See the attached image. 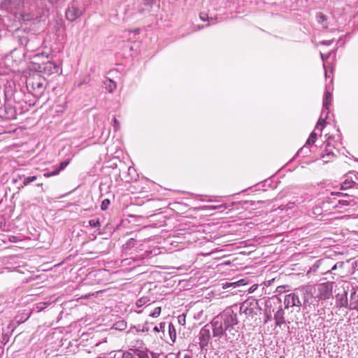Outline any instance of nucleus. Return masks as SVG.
<instances>
[{
    "label": "nucleus",
    "instance_id": "49530a36",
    "mask_svg": "<svg viewBox=\"0 0 358 358\" xmlns=\"http://www.w3.org/2000/svg\"><path fill=\"white\" fill-rule=\"evenodd\" d=\"M206 16H207V15H206V14H203V13H201V14L200 15V18H201V20H203V21H205V20H206Z\"/></svg>",
    "mask_w": 358,
    "mask_h": 358
},
{
    "label": "nucleus",
    "instance_id": "5701e85b",
    "mask_svg": "<svg viewBox=\"0 0 358 358\" xmlns=\"http://www.w3.org/2000/svg\"><path fill=\"white\" fill-rule=\"evenodd\" d=\"M317 139V134L313 131L306 141V145H311L315 143Z\"/></svg>",
    "mask_w": 358,
    "mask_h": 358
},
{
    "label": "nucleus",
    "instance_id": "a19ab883",
    "mask_svg": "<svg viewBox=\"0 0 358 358\" xmlns=\"http://www.w3.org/2000/svg\"><path fill=\"white\" fill-rule=\"evenodd\" d=\"M24 175L23 174H17L15 178H13V181L14 183L17 182L18 180L24 178Z\"/></svg>",
    "mask_w": 358,
    "mask_h": 358
},
{
    "label": "nucleus",
    "instance_id": "37998d69",
    "mask_svg": "<svg viewBox=\"0 0 358 358\" xmlns=\"http://www.w3.org/2000/svg\"><path fill=\"white\" fill-rule=\"evenodd\" d=\"M257 285H253L250 289H249V292L251 293V292H253L257 288Z\"/></svg>",
    "mask_w": 358,
    "mask_h": 358
},
{
    "label": "nucleus",
    "instance_id": "7c9ffc66",
    "mask_svg": "<svg viewBox=\"0 0 358 358\" xmlns=\"http://www.w3.org/2000/svg\"><path fill=\"white\" fill-rule=\"evenodd\" d=\"M59 173V171H57V169H55L54 171H50V172H47V173H45L43 174V176L45 178H49V177H52V176H57L58 175Z\"/></svg>",
    "mask_w": 358,
    "mask_h": 358
},
{
    "label": "nucleus",
    "instance_id": "58836bf2",
    "mask_svg": "<svg viewBox=\"0 0 358 358\" xmlns=\"http://www.w3.org/2000/svg\"><path fill=\"white\" fill-rule=\"evenodd\" d=\"M52 298L53 296L50 297L48 301L43 302V303L45 304V308H47L48 306H50L51 303L55 301V299H52Z\"/></svg>",
    "mask_w": 358,
    "mask_h": 358
},
{
    "label": "nucleus",
    "instance_id": "ddd939ff",
    "mask_svg": "<svg viewBox=\"0 0 358 358\" xmlns=\"http://www.w3.org/2000/svg\"><path fill=\"white\" fill-rule=\"evenodd\" d=\"M40 46V41L37 36L35 35L34 39L29 40L28 44L25 47L27 51L34 52L37 50Z\"/></svg>",
    "mask_w": 358,
    "mask_h": 358
},
{
    "label": "nucleus",
    "instance_id": "aec40b11",
    "mask_svg": "<svg viewBox=\"0 0 358 358\" xmlns=\"http://www.w3.org/2000/svg\"><path fill=\"white\" fill-rule=\"evenodd\" d=\"M169 332L172 341L174 342L176 338V331L174 325L171 323L169 324Z\"/></svg>",
    "mask_w": 358,
    "mask_h": 358
},
{
    "label": "nucleus",
    "instance_id": "f03ea898",
    "mask_svg": "<svg viewBox=\"0 0 358 358\" xmlns=\"http://www.w3.org/2000/svg\"><path fill=\"white\" fill-rule=\"evenodd\" d=\"M310 296V294L306 288L300 287L296 289L292 293L285 295L284 299L285 308L306 306L308 303Z\"/></svg>",
    "mask_w": 358,
    "mask_h": 358
},
{
    "label": "nucleus",
    "instance_id": "e433bc0d",
    "mask_svg": "<svg viewBox=\"0 0 358 358\" xmlns=\"http://www.w3.org/2000/svg\"><path fill=\"white\" fill-rule=\"evenodd\" d=\"M36 308L38 309V311H42L46 308L45 304L43 303V302H40L36 304Z\"/></svg>",
    "mask_w": 358,
    "mask_h": 358
},
{
    "label": "nucleus",
    "instance_id": "473e14b6",
    "mask_svg": "<svg viewBox=\"0 0 358 358\" xmlns=\"http://www.w3.org/2000/svg\"><path fill=\"white\" fill-rule=\"evenodd\" d=\"M165 325H166V323L165 322H161L159 324V327H158L157 326H155L154 328H153V330L156 332H159L160 331H164V329H165Z\"/></svg>",
    "mask_w": 358,
    "mask_h": 358
},
{
    "label": "nucleus",
    "instance_id": "c9c22d12",
    "mask_svg": "<svg viewBox=\"0 0 358 358\" xmlns=\"http://www.w3.org/2000/svg\"><path fill=\"white\" fill-rule=\"evenodd\" d=\"M343 264L344 263L343 262H337L336 264H335L332 267H331V271H335L338 268V267L339 268H343Z\"/></svg>",
    "mask_w": 358,
    "mask_h": 358
},
{
    "label": "nucleus",
    "instance_id": "79ce46f5",
    "mask_svg": "<svg viewBox=\"0 0 358 358\" xmlns=\"http://www.w3.org/2000/svg\"><path fill=\"white\" fill-rule=\"evenodd\" d=\"M252 309L248 308L247 306L245 307V308L243 310V313H245V314H250V313H252Z\"/></svg>",
    "mask_w": 358,
    "mask_h": 358
},
{
    "label": "nucleus",
    "instance_id": "72a5a7b5",
    "mask_svg": "<svg viewBox=\"0 0 358 358\" xmlns=\"http://www.w3.org/2000/svg\"><path fill=\"white\" fill-rule=\"evenodd\" d=\"M122 358H137L135 355H132V352L129 351H125L122 354Z\"/></svg>",
    "mask_w": 358,
    "mask_h": 358
},
{
    "label": "nucleus",
    "instance_id": "c03bdc74",
    "mask_svg": "<svg viewBox=\"0 0 358 358\" xmlns=\"http://www.w3.org/2000/svg\"><path fill=\"white\" fill-rule=\"evenodd\" d=\"M148 323H146L143 327V329H142V331L143 332H148L149 331V327H148Z\"/></svg>",
    "mask_w": 358,
    "mask_h": 358
},
{
    "label": "nucleus",
    "instance_id": "dca6fc26",
    "mask_svg": "<svg viewBox=\"0 0 358 358\" xmlns=\"http://www.w3.org/2000/svg\"><path fill=\"white\" fill-rule=\"evenodd\" d=\"M106 88L110 92L112 93L116 89V83L110 79H107L105 82Z\"/></svg>",
    "mask_w": 358,
    "mask_h": 358
},
{
    "label": "nucleus",
    "instance_id": "9d476101",
    "mask_svg": "<svg viewBox=\"0 0 358 358\" xmlns=\"http://www.w3.org/2000/svg\"><path fill=\"white\" fill-rule=\"evenodd\" d=\"M273 318L277 327H281L282 324L286 323L285 310L281 306H279L278 310L274 313Z\"/></svg>",
    "mask_w": 358,
    "mask_h": 358
},
{
    "label": "nucleus",
    "instance_id": "13d9d810",
    "mask_svg": "<svg viewBox=\"0 0 358 358\" xmlns=\"http://www.w3.org/2000/svg\"><path fill=\"white\" fill-rule=\"evenodd\" d=\"M325 76H326V77H327V76H329V74H327V72L325 73Z\"/></svg>",
    "mask_w": 358,
    "mask_h": 358
},
{
    "label": "nucleus",
    "instance_id": "1a4fd4ad",
    "mask_svg": "<svg viewBox=\"0 0 358 358\" xmlns=\"http://www.w3.org/2000/svg\"><path fill=\"white\" fill-rule=\"evenodd\" d=\"M319 297L321 299H328L332 296V286L329 284H322L319 287Z\"/></svg>",
    "mask_w": 358,
    "mask_h": 358
},
{
    "label": "nucleus",
    "instance_id": "e2e57ef3",
    "mask_svg": "<svg viewBox=\"0 0 358 358\" xmlns=\"http://www.w3.org/2000/svg\"><path fill=\"white\" fill-rule=\"evenodd\" d=\"M152 358H155V357H152Z\"/></svg>",
    "mask_w": 358,
    "mask_h": 358
},
{
    "label": "nucleus",
    "instance_id": "603ef678",
    "mask_svg": "<svg viewBox=\"0 0 358 358\" xmlns=\"http://www.w3.org/2000/svg\"><path fill=\"white\" fill-rule=\"evenodd\" d=\"M331 194H336V195H337V196H341V195H342V194H342V193H341V192H336V193H334V192H332Z\"/></svg>",
    "mask_w": 358,
    "mask_h": 358
},
{
    "label": "nucleus",
    "instance_id": "5fc2aeb1",
    "mask_svg": "<svg viewBox=\"0 0 358 358\" xmlns=\"http://www.w3.org/2000/svg\"><path fill=\"white\" fill-rule=\"evenodd\" d=\"M319 210H320V208H316L315 209L314 213H318V211H319Z\"/></svg>",
    "mask_w": 358,
    "mask_h": 358
},
{
    "label": "nucleus",
    "instance_id": "2eb2a0df",
    "mask_svg": "<svg viewBox=\"0 0 358 358\" xmlns=\"http://www.w3.org/2000/svg\"><path fill=\"white\" fill-rule=\"evenodd\" d=\"M332 95L329 92H327L324 94L323 99V108L326 110H329L330 102L331 101Z\"/></svg>",
    "mask_w": 358,
    "mask_h": 358
},
{
    "label": "nucleus",
    "instance_id": "9b49d317",
    "mask_svg": "<svg viewBox=\"0 0 358 358\" xmlns=\"http://www.w3.org/2000/svg\"><path fill=\"white\" fill-rule=\"evenodd\" d=\"M45 80L41 78L36 79L32 82V88L38 95H41L45 90Z\"/></svg>",
    "mask_w": 358,
    "mask_h": 358
},
{
    "label": "nucleus",
    "instance_id": "bb28decb",
    "mask_svg": "<svg viewBox=\"0 0 358 358\" xmlns=\"http://www.w3.org/2000/svg\"><path fill=\"white\" fill-rule=\"evenodd\" d=\"M136 243V241L134 238H130L127 242V243L124 245V247L126 249H129V248L134 247Z\"/></svg>",
    "mask_w": 358,
    "mask_h": 358
},
{
    "label": "nucleus",
    "instance_id": "a18cd8bd",
    "mask_svg": "<svg viewBox=\"0 0 358 358\" xmlns=\"http://www.w3.org/2000/svg\"><path fill=\"white\" fill-rule=\"evenodd\" d=\"M338 203H341L343 205H346V206L349 204L346 200H343V199L338 200Z\"/></svg>",
    "mask_w": 358,
    "mask_h": 358
},
{
    "label": "nucleus",
    "instance_id": "6e6552de",
    "mask_svg": "<svg viewBox=\"0 0 358 358\" xmlns=\"http://www.w3.org/2000/svg\"><path fill=\"white\" fill-rule=\"evenodd\" d=\"M15 38L21 45L26 47L29 40L35 38V34L33 33L29 34L24 31H22L16 34Z\"/></svg>",
    "mask_w": 358,
    "mask_h": 358
},
{
    "label": "nucleus",
    "instance_id": "09e8293b",
    "mask_svg": "<svg viewBox=\"0 0 358 358\" xmlns=\"http://www.w3.org/2000/svg\"><path fill=\"white\" fill-rule=\"evenodd\" d=\"M331 42L332 41H324L322 42V44H324V45H329L331 44Z\"/></svg>",
    "mask_w": 358,
    "mask_h": 358
},
{
    "label": "nucleus",
    "instance_id": "3c124183",
    "mask_svg": "<svg viewBox=\"0 0 358 358\" xmlns=\"http://www.w3.org/2000/svg\"><path fill=\"white\" fill-rule=\"evenodd\" d=\"M184 358H192V357L190 355H187V354H186V355L184 356Z\"/></svg>",
    "mask_w": 358,
    "mask_h": 358
},
{
    "label": "nucleus",
    "instance_id": "393cba45",
    "mask_svg": "<svg viewBox=\"0 0 358 358\" xmlns=\"http://www.w3.org/2000/svg\"><path fill=\"white\" fill-rule=\"evenodd\" d=\"M325 124H326L325 119L320 118L316 126H315V129H320V131H322V129L324 127Z\"/></svg>",
    "mask_w": 358,
    "mask_h": 358
},
{
    "label": "nucleus",
    "instance_id": "6e6d98bb",
    "mask_svg": "<svg viewBox=\"0 0 358 358\" xmlns=\"http://www.w3.org/2000/svg\"><path fill=\"white\" fill-rule=\"evenodd\" d=\"M266 319H267L266 321L271 320V315H267V318Z\"/></svg>",
    "mask_w": 358,
    "mask_h": 358
},
{
    "label": "nucleus",
    "instance_id": "7ed1b4c3",
    "mask_svg": "<svg viewBox=\"0 0 358 358\" xmlns=\"http://www.w3.org/2000/svg\"><path fill=\"white\" fill-rule=\"evenodd\" d=\"M38 71L43 73L45 76H51L52 74H58L62 71V69L59 64L54 62L48 61L38 65Z\"/></svg>",
    "mask_w": 358,
    "mask_h": 358
},
{
    "label": "nucleus",
    "instance_id": "864d4df0",
    "mask_svg": "<svg viewBox=\"0 0 358 358\" xmlns=\"http://www.w3.org/2000/svg\"><path fill=\"white\" fill-rule=\"evenodd\" d=\"M222 207V205H220L219 206H214L213 208L217 209V208H221Z\"/></svg>",
    "mask_w": 358,
    "mask_h": 358
},
{
    "label": "nucleus",
    "instance_id": "39448f33",
    "mask_svg": "<svg viewBox=\"0 0 358 358\" xmlns=\"http://www.w3.org/2000/svg\"><path fill=\"white\" fill-rule=\"evenodd\" d=\"M17 111L15 107L10 104H5L0 108V117L6 120H14L16 118Z\"/></svg>",
    "mask_w": 358,
    "mask_h": 358
},
{
    "label": "nucleus",
    "instance_id": "f8f14e48",
    "mask_svg": "<svg viewBox=\"0 0 358 358\" xmlns=\"http://www.w3.org/2000/svg\"><path fill=\"white\" fill-rule=\"evenodd\" d=\"M336 297H337V299H336V306L337 307L347 308L349 306L348 296H347V292L345 291H344L341 295L338 294Z\"/></svg>",
    "mask_w": 358,
    "mask_h": 358
},
{
    "label": "nucleus",
    "instance_id": "423d86ee",
    "mask_svg": "<svg viewBox=\"0 0 358 358\" xmlns=\"http://www.w3.org/2000/svg\"><path fill=\"white\" fill-rule=\"evenodd\" d=\"M83 14V10L76 4L69 6L66 10V17L69 21H74Z\"/></svg>",
    "mask_w": 358,
    "mask_h": 358
},
{
    "label": "nucleus",
    "instance_id": "cd10ccee",
    "mask_svg": "<svg viewBox=\"0 0 358 358\" xmlns=\"http://www.w3.org/2000/svg\"><path fill=\"white\" fill-rule=\"evenodd\" d=\"M112 125L115 131H118L120 128V122L117 120L115 117H114L113 119Z\"/></svg>",
    "mask_w": 358,
    "mask_h": 358
},
{
    "label": "nucleus",
    "instance_id": "c85d7f7f",
    "mask_svg": "<svg viewBox=\"0 0 358 358\" xmlns=\"http://www.w3.org/2000/svg\"><path fill=\"white\" fill-rule=\"evenodd\" d=\"M161 307H157L155 310L150 314V317H157L160 315L161 313Z\"/></svg>",
    "mask_w": 358,
    "mask_h": 358
},
{
    "label": "nucleus",
    "instance_id": "052dcab7",
    "mask_svg": "<svg viewBox=\"0 0 358 358\" xmlns=\"http://www.w3.org/2000/svg\"><path fill=\"white\" fill-rule=\"evenodd\" d=\"M3 337H4V338H3V340H6V336H4V335H3Z\"/></svg>",
    "mask_w": 358,
    "mask_h": 358
},
{
    "label": "nucleus",
    "instance_id": "4c0bfd02",
    "mask_svg": "<svg viewBox=\"0 0 358 358\" xmlns=\"http://www.w3.org/2000/svg\"><path fill=\"white\" fill-rule=\"evenodd\" d=\"M155 0H144V5L150 8L155 3Z\"/></svg>",
    "mask_w": 358,
    "mask_h": 358
},
{
    "label": "nucleus",
    "instance_id": "f704fd0d",
    "mask_svg": "<svg viewBox=\"0 0 358 358\" xmlns=\"http://www.w3.org/2000/svg\"><path fill=\"white\" fill-rule=\"evenodd\" d=\"M185 317H186V315L185 314L180 315L178 317V323L181 325H185Z\"/></svg>",
    "mask_w": 358,
    "mask_h": 358
},
{
    "label": "nucleus",
    "instance_id": "4468645a",
    "mask_svg": "<svg viewBox=\"0 0 358 358\" xmlns=\"http://www.w3.org/2000/svg\"><path fill=\"white\" fill-rule=\"evenodd\" d=\"M317 21L319 24H321L323 28H327L328 24L326 22L327 17L322 13H317L316 15Z\"/></svg>",
    "mask_w": 358,
    "mask_h": 358
},
{
    "label": "nucleus",
    "instance_id": "f257e3e1",
    "mask_svg": "<svg viewBox=\"0 0 358 358\" xmlns=\"http://www.w3.org/2000/svg\"><path fill=\"white\" fill-rule=\"evenodd\" d=\"M237 314L230 308H226L222 313L215 316L208 324L213 331V337L219 341L225 336L227 341L232 342L236 338L238 331L234 326L238 324Z\"/></svg>",
    "mask_w": 358,
    "mask_h": 358
},
{
    "label": "nucleus",
    "instance_id": "680f3d73",
    "mask_svg": "<svg viewBox=\"0 0 358 358\" xmlns=\"http://www.w3.org/2000/svg\"><path fill=\"white\" fill-rule=\"evenodd\" d=\"M3 337H4V338H3V340H6V336H4V335H3Z\"/></svg>",
    "mask_w": 358,
    "mask_h": 358
},
{
    "label": "nucleus",
    "instance_id": "bf43d9fd",
    "mask_svg": "<svg viewBox=\"0 0 358 358\" xmlns=\"http://www.w3.org/2000/svg\"><path fill=\"white\" fill-rule=\"evenodd\" d=\"M325 76H326V77H327V76H329V74H327V72L325 73Z\"/></svg>",
    "mask_w": 358,
    "mask_h": 358
},
{
    "label": "nucleus",
    "instance_id": "ea45409f",
    "mask_svg": "<svg viewBox=\"0 0 358 358\" xmlns=\"http://www.w3.org/2000/svg\"><path fill=\"white\" fill-rule=\"evenodd\" d=\"M330 55H331V52H329L325 55L320 53L321 59H322V61L328 59L329 58Z\"/></svg>",
    "mask_w": 358,
    "mask_h": 358
},
{
    "label": "nucleus",
    "instance_id": "a211bd4d",
    "mask_svg": "<svg viewBox=\"0 0 358 358\" xmlns=\"http://www.w3.org/2000/svg\"><path fill=\"white\" fill-rule=\"evenodd\" d=\"M113 328L119 331H123L127 328V322L124 320H120L114 324Z\"/></svg>",
    "mask_w": 358,
    "mask_h": 358
},
{
    "label": "nucleus",
    "instance_id": "c756f323",
    "mask_svg": "<svg viewBox=\"0 0 358 358\" xmlns=\"http://www.w3.org/2000/svg\"><path fill=\"white\" fill-rule=\"evenodd\" d=\"M334 155V152L331 150H328V149H326L324 152L321 154V157L325 158L328 157L330 158L331 156Z\"/></svg>",
    "mask_w": 358,
    "mask_h": 358
},
{
    "label": "nucleus",
    "instance_id": "412c9836",
    "mask_svg": "<svg viewBox=\"0 0 358 358\" xmlns=\"http://www.w3.org/2000/svg\"><path fill=\"white\" fill-rule=\"evenodd\" d=\"M37 179L36 176H31L28 177H24L23 185L22 187L29 185L31 182L36 181Z\"/></svg>",
    "mask_w": 358,
    "mask_h": 358
},
{
    "label": "nucleus",
    "instance_id": "4d7b16f0",
    "mask_svg": "<svg viewBox=\"0 0 358 358\" xmlns=\"http://www.w3.org/2000/svg\"><path fill=\"white\" fill-rule=\"evenodd\" d=\"M143 11H144V8H141V9H140V10H139V12H140V13H142V12H143Z\"/></svg>",
    "mask_w": 358,
    "mask_h": 358
},
{
    "label": "nucleus",
    "instance_id": "b1692460",
    "mask_svg": "<svg viewBox=\"0 0 358 358\" xmlns=\"http://www.w3.org/2000/svg\"><path fill=\"white\" fill-rule=\"evenodd\" d=\"M70 161L71 160L68 159L59 164V166L56 168L59 173H60V171L64 170L69 164Z\"/></svg>",
    "mask_w": 358,
    "mask_h": 358
},
{
    "label": "nucleus",
    "instance_id": "f3484780",
    "mask_svg": "<svg viewBox=\"0 0 358 358\" xmlns=\"http://www.w3.org/2000/svg\"><path fill=\"white\" fill-rule=\"evenodd\" d=\"M132 355H135L137 358H150L147 351L139 349H135Z\"/></svg>",
    "mask_w": 358,
    "mask_h": 358
},
{
    "label": "nucleus",
    "instance_id": "de8ad7c7",
    "mask_svg": "<svg viewBox=\"0 0 358 358\" xmlns=\"http://www.w3.org/2000/svg\"><path fill=\"white\" fill-rule=\"evenodd\" d=\"M245 302L243 303L241 307H240V312H243L244 309L245 308Z\"/></svg>",
    "mask_w": 358,
    "mask_h": 358
},
{
    "label": "nucleus",
    "instance_id": "8fccbe9b",
    "mask_svg": "<svg viewBox=\"0 0 358 358\" xmlns=\"http://www.w3.org/2000/svg\"><path fill=\"white\" fill-rule=\"evenodd\" d=\"M36 186L41 187L42 188V191L44 192V190L43 189V183L42 182L37 183Z\"/></svg>",
    "mask_w": 358,
    "mask_h": 358
},
{
    "label": "nucleus",
    "instance_id": "6ab92c4d",
    "mask_svg": "<svg viewBox=\"0 0 358 358\" xmlns=\"http://www.w3.org/2000/svg\"><path fill=\"white\" fill-rule=\"evenodd\" d=\"M356 182L352 180V179L347 178L342 184H341V189H347L353 185H355Z\"/></svg>",
    "mask_w": 358,
    "mask_h": 358
},
{
    "label": "nucleus",
    "instance_id": "0eeeda50",
    "mask_svg": "<svg viewBox=\"0 0 358 358\" xmlns=\"http://www.w3.org/2000/svg\"><path fill=\"white\" fill-rule=\"evenodd\" d=\"M22 3V0H1L0 7L8 12H12L13 9L19 8Z\"/></svg>",
    "mask_w": 358,
    "mask_h": 358
},
{
    "label": "nucleus",
    "instance_id": "a878e982",
    "mask_svg": "<svg viewBox=\"0 0 358 358\" xmlns=\"http://www.w3.org/2000/svg\"><path fill=\"white\" fill-rule=\"evenodd\" d=\"M89 224L91 227L95 228L101 225V222L99 219H93L89 221Z\"/></svg>",
    "mask_w": 358,
    "mask_h": 358
},
{
    "label": "nucleus",
    "instance_id": "2f4dec72",
    "mask_svg": "<svg viewBox=\"0 0 358 358\" xmlns=\"http://www.w3.org/2000/svg\"><path fill=\"white\" fill-rule=\"evenodd\" d=\"M109 204H110V200L108 199H104L102 201L101 205V210H107Z\"/></svg>",
    "mask_w": 358,
    "mask_h": 358
},
{
    "label": "nucleus",
    "instance_id": "20e7f679",
    "mask_svg": "<svg viewBox=\"0 0 358 358\" xmlns=\"http://www.w3.org/2000/svg\"><path fill=\"white\" fill-rule=\"evenodd\" d=\"M211 330L210 329L209 324H206L203 326L199 334V345L201 350H206V348L209 343V341L211 338L210 335Z\"/></svg>",
    "mask_w": 358,
    "mask_h": 358
},
{
    "label": "nucleus",
    "instance_id": "4be33fe9",
    "mask_svg": "<svg viewBox=\"0 0 358 358\" xmlns=\"http://www.w3.org/2000/svg\"><path fill=\"white\" fill-rule=\"evenodd\" d=\"M150 299L148 296H143L137 300L136 304L138 307H141L145 304L150 303Z\"/></svg>",
    "mask_w": 358,
    "mask_h": 358
}]
</instances>
